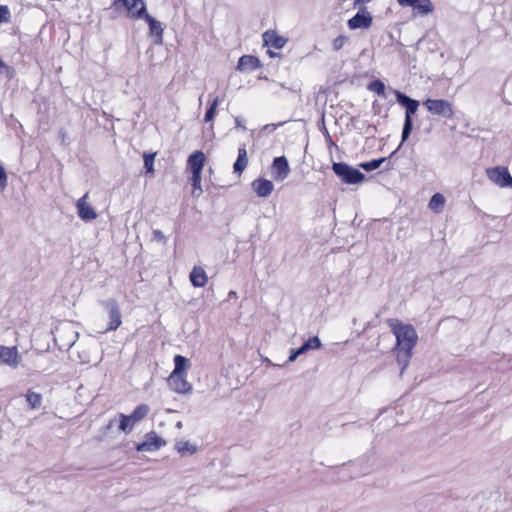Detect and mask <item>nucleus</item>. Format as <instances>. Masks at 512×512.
Segmentation results:
<instances>
[{"label": "nucleus", "instance_id": "nucleus-4", "mask_svg": "<svg viewBox=\"0 0 512 512\" xmlns=\"http://www.w3.org/2000/svg\"><path fill=\"white\" fill-rule=\"evenodd\" d=\"M150 412L147 404H140L135 407L130 415L119 413V431L125 435L130 434L135 425L143 420Z\"/></svg>", "mask_w": 512, "mask_h": 512}, {"label": "nucleus", "instance_id": "nucleus-41", "mask_svg": "<svg viewBox=\"0 0 512 512\" xmlns=\"http://www.w3.org/2000/svg\"><path fill=\"white\" fill-rule=\"evenodd\" d=\"M398 3L403 7H411L414 3V0H397Z\"/></svg>", "mask_w": 512, "mask_h": 512}, {"label": "nucleus", "instance_id": "nucleus-9", "mask_svg": "<svg viewBox=\"0 0 512 512\" xmlns=\"http://www.w3.org/2000/svg\"><path fill=\"white\" fill-rule=\"evenodd\" d=\"M142 6H146L143 0H114L110 9H112L115 13L113 18L118 17L120 15L121 8H124L127 10L130 18L138 19L134 15L136 14V11Z\"/></svg>", "mask_w": 512, "mask_h": 512}, {"label": "nucleus", "instance_id": "nucleus-32", "mask_svg": "<svg viewBox=\"0 0 512 512\" xmlns=\"http://www.w3.org/2000/svg\"><path fill=\"white\" fill-rule=\"evenodd\" d=\"M369 89L380 96L385 94V85L380 80H374L369 84Z\"/></svg>", "mask_w": 512, "mask_h": 512}, {"label": "nucleus", "instance_id": "nucleus-16", "mask_svg": "<svg viewBox=\"0 0 512 512\" xmlns=\"http://www.w3.org/2000/svg\"><path fill=\"white\" fill-rule=\"evenodd\" d=\"M251 186L257 196L261 198L268 197L274 189L273 183L265 178L255 179Z\"/></svg>", "mask_w": 512, "mask_h": 512}, {"label": "nucleus", "instance_id": "nucleus-33", "mask_svg": "<svg viewBox=\"0 0 512 512\" xmlns=\"http://www.w3.org/2000/svg\"><path fill=\"white\" fill-rule=\"evenodd\" d=\"M348 41V37L347 36H344V35H339L337 36L333 41H332V48L334 51H339L341 50L344 45L347 43Z\"/></svg>", "mask_w": 512, "mask_h": 512}, {"label": "nucleus", "instance_id": "nucleus-20", "mask_svg": "<svg viewBox=\"0 0 512 512\" xmlns=\"http://www.w3.org/2000/svg\"><path fill=\"white\" fill-rule=\"evenodd\" d=\"M263 40L265 45L276 49H281L286 44V39L277 35L274 31H266L263 34Z\"/></svg>", "mask_w": 512, "mask_h": 512}, {"label": "nucleus", "instance_id": "nucleus-2", "mask_svg": "<svg viewBox=\"0 0 512 512\" xmlns=\"http://www.w3.org/2000/svg\"><path fill=\"white\" fill-rule=\"evenodd\" d=\"M390 327L397 340V351H412L418 339L414 327L397 320L395 323H391Z\"/></svg>", "mask_w": 512, "mask_h": 512}, {"label": "nucleus", "instance_id": "nucleus-3", "mask_svg": "<svg viewBox=\"0 0 512 512\" xmlns=\"http://www.w3.org/2000/svg\"><path fill=\"white\" fill-rule=\"evenodd\" d=\"M397 102L405 108V119L401 135V144L404 143L410 136L413 129L412 115H414L419 107V101L410 98L406 94L395 91Z\"/></svg>", "mask_w": 512, "mask_h": 512}, {"label": "nucleus", "instance_id": "nucleus-14", "mask_svg": "<svg viewBox=\"0 0 512 512\" xmlns=\"http://www.w3.org/2000/svg\"><path fill=\"white\" fill-rule=\"evenodd\" d=\"M89 193H85L81 198L78 199L76 203L78 216L83 221H92L97 218V213L93 209V207L87 202Z\"/></svg>", "mask_w": 512, "mask_h": 512}, {"label": "nucleus", "instance_id": "nucleus-36", "mask_svg": "<svg viewBox=\"0 0 512 512\" xmlns=\"http://www.w3.org/2000/svg\"><path fill=\"white\" fill-rule=\"evenodd\" d=\"M115 425L119 427V414L113 418H111L107 425L104 428V432L107 433L109 430H111Z\"/></svg>", "mask_w": 512, "mask_h": 512}, {"label": "nucleus", "instance_id": "nucleus-21", "mask_svg": "<svg viewBox=\"0 0 512 512\" xmlns=\"http://www.w3.org/2000/svg\"><path fill=\"white\" fill-rule=\"evenodd\" d=\"M248 164L246 146L243 144L238 149V157L233 165L234 173L240 175Z\"/></svg>", "mask_w": 512, "mask_h": 512}, {"label": "nucleus", "instance_id": "nucleus-26", "mask_svg": "<svg viewBox=\"0 0 512 512\" xmlns=\"http://www.w3.org/2000/svg\"><path fill=\"white\" fill-rule=\"evenodd\" d=\"M26 400L31 409H37L41 405L42 396L40 393H37L32 390H28L27 395H26Z\"/></svg>", "mask_w": 512, "mask_h": 512}, {"label": "nucleus", "instance_id": "nucleus-7", "mask_svg": "<svg viewBox=\"0 0 512 512\" xmlns=\"http://www.w3.org/2000/svg\"><path fill=\"white\" fill-rule=\"evenodd\" d=\"M100 304L108 312L110 319L106 331L116 330L122 324L121 312L117 301L115 299H107L100 301Z\"/></svg>", "mask_w": 512, "mask_h": 512}, {"label": "nucleus", "instance_id": "nucleus-18", "mask_svg": "<svg viewBox=\"0 0 512 512\" xmlns=\"http://www.w3.org/2000/svg\"><path fill=\"white\" fill-rule=\"evenodd\" d=\"M260 67V61L257 57L252 55H243L239 58L237 70L239 71H254Z\"/></svg>", "mask_w": 512, "mask_h": 512}, {"label": "nucleus", "instance_id": "nucleus-13", "mask_svg": "<svg viewBox=\"0 0 512 512\" xmlns=\"http://www.w3.org/2000/svg\"><path fill=\"white\" fill-rule=\"evenodd\" d=\"M271 169L273 178L276 181L285 180L290 173L289 163L285 156L275 157Z\"/></svg>", "mask_w": 512, "mask_h": 512}, {"label": "nucleus", "instance_id": "nucleus-40", "mask_svg": "<svg viewBox=\"0 0 512 512\" xmlns=\"http://www.w3.org/2000/svg\"><path fill=\"white\" fill-rule=\"evenodd\" d=\"M153 237H154L155 240L165 241V236L162 233V231H160V230H154L153 231Z\"/></svg>", "mask_w": 512, "mask_h": 512}, {"label": "nucleus", "instance_id": "nucleus-31", "mask_svg": "<svg viewBox=\"0 0 512 512\" xmlns=\"http://www.w3.org/2000/svg\"><path fill=\"white\" fill-rule=\"evenodd\" d=\"M143 159H144V168L146 170V173H153L154 172V159H155V154L152 153H144L143 155Z\"/></svg>", "mask_w": 512, "mask_h": 512}, {"label": "nucleus", "instance_id": "nucleus-34", "mask_svg": "<svg viewBox=\"0 0 512 512\" xmlns=\"http://www.w3.org/2000/svg\"><path fill=\"white\" fill-rule=\"evenodd\" d=\"M11 18V13L6 5H0V24L1 23H8Z\"/></svg>", "mask_w": 512, "mask_h": 512}, {"label": "nucleus", "instance_id": "nucleus-35", "mask_svg": "<svg viewBox=\"0 0 512 512\" xmlns=\"http://www.w3.org/2000/svg\"><path fill=\"white\" fill-rule=\"evenodd\" d=\"M0 73L6 75L7 78L11 79L14 76V69L8 65H6L1 59H0Z\"/></svg>", "mask_w": 512, "mask_h": 512}, {"label": "nucleus", "instance_id": "nucleus-43", "mask_svg": "<svg viewBox=\"0 0 512 512\" xmlns=\"http://www.w3.org/2000/svg\"><path fill=\"white\" fill-rule=\"evenodd\" d=\"M289 89H290L291 91H293V92H299V91H300V87H298V86H294V87H291V88H289Z\"/></svg>", "mask_w": 512, "mask_h": 512}, {"label": "nucleus", "instance_id": "nucleus-38", "mask_svg": "<svg viewBox=\"0 0 512 512\" xmlns=\"http://www.w3.org/2000/svg\"><path fill=\"white\" fill-rule=\"evenodd\" d=\"M7 185V175L5 169L0 165V186L3 188Z\"/></svg>", "mask_w": 512, "mask_h": 512}, {"label": "nucleus", "instance_id": "nucleus-44", "mask_svg": "<svg viewBox=\"0 0 512 512\" xmlns=\"http://www.w3.org/2000/svg\"><path fill=\"white\" fill-rule=\"evenodd\" d=\"M267 53L270 55V57H274L276 54L272 52L271 50H268Z\"/></svg>", "mask_w": 512, "mask_h": 512}, {"label": "nucleus", "instance_id": "nucleus-29", "mask_svg": "<svg viewBox=\"0 0 512 512\" xmlns=\"http://www.w3.org/2000/svg\"><path fill=\"white\" fill-rule=\"evenodd\" d=\"M219 102H220V99L218 96H216L213 101L211 102L209 108L207 109L206 113H205V116H204V121L205 122H210L213 120V118L215 117V114H216V110H217V107L219 105Z\"/></svg>", "mask_w": 512, "mask_h": 512}, {"label": "nucleus", "instance_id": "nucleus-1", "mask_svg": "<svg viewBox=\"0 0 512 512\" xmlns=\"http://www.w3.org/2000/svg\"><path fill=\"white\" fill-rule=\"evenodd\" d=\"M187 358L182 355H175L174 357V370L168 377V384L170 388L180 394L190 393L192 385L186 380V366Z\"/></svg>", "mask_w": 512, "mask_h": 512}, {"label": "nucleus", "instance_id": "nucleus-19", "mask_svg": "<svg viewBox=\"0 0 512 512\" xmlns=\"http://www.w3.org/2000/svg\"><path fill=\"white\" fill-rule=\"evenodd\" d=\"M189 279H190L191 284L194 287H199V288L204 287L208 281V277H207L205 270L200 266H195L192 269V271L189 275Z\"/></svg>", "mask_w": 512, "mask_h": 512}, {"label": "nucleus", "instance_id": "nucleus-17", "mask_svg": "<svg viewBox=\"0 0 512 512\" xmlns=\"http://www.w3.org/2000/svg\"><path fill=\"white\" fill-rule=\"evenodd\" d=\"M204 164L205 155L202 151H195L188 157L187 165L192 175L201 174Z\"/></svg>", "mask_w": 512, "mask_h": 512}, {"label": "nucleus", "instance_id": "nucleus-23", "mask_svg": "<svg viewBox=\"0 0 512 512\" xmlns=\"http://www.w3.org/2000/svg\"><path fill=\"white\" fill-rule=\"evenodd\" d=\"M175 449L182 456L193 455L197 451L196 445L192 444L190 441L176 442Z\"/></svg>", "mask_w": 512, "mask_h": 512}, {"label": "nucleus", "instance_id": "nucleus-6", "mask_svg": "<svg viewBox=\"0 0 512 512\" xmlns=\"http://www.w3.org/2000/svg\"><path fill=\"white\" fill-rule=\"evenodd\" d=\"M423 105L427 108L428 112L433 116L449 119L453 116V105L446 99H432L427 98Z\"/></svg>", "mask_w": 512, "mask_h": 512}, {"label": "nucleus", "instance_id": "nucleus-42", "mask_svg": "<svg viewBox=\"0 0 512 512\" xmlns=\"http://www.w3.org/2000/svg\"><path fill=\"white\" fill-rule=\"evenodd\" d=\"M371 0H356L354 2V6H358V5H362V4H366L368 2H370Z\"/></svg>", "mask_w": 512, "mask_h": 512}, {"label": "nucleus", "instance_id": "nucleus-27", "mask_svg": "<svg viewBox=\"0 0 512 512\" xmlns=\"http://www.w3.org/2000/svg\"><path fill=\"white\" fill-rule=\"evenodd\" d=\"M322 346L321 340L319 337L314 336L309 338L308 340L304 341V343L300 346L302 351L304 353L308 352L309 350H316L319 349Z\"/></svg>", "mask_w": 512, "mask_h": 512}, {"label": "nucleus", "instance_id": "nucleus-37", "mask_svg": "<svg viewBox=\"0 0 512 512\" xmlns=\"http://www.w3.org/2000/svg\"><path fill=\"white\" fill-rule=\"evenodd\" d=\"M304 354V352L302 351V349L299 347L297 349H293L291 350V353L288 357V363H291V362H294L297 357H299L300 355Z\"/></svg>", "mask_w": 512, "mask_h": 512}, {"label": "nucleus", "instance_id": "nucleus-30", "mask_svg": "<svg viewBox=\"0 0 512 512\" xmlns=\"http://www.w3.org/2000/svg\"><path fill=\"white\" fill-rule=\"evenodd\" d=\"M191 184L193 186L192 195L195 197H199L203 192L201 187V174L192 175Z\"/></svg>", "mask_w": 512, "mask_h": 512}, {"label": "nucleus", "instance_id": "nucleus-5", "mask_svg": "<svg viewBox=\"0 0 512 512\" xmlns=\"http://www.w3.org/2000/svg\"><path fill=\"white\" fill-rule=\"evenodd\" d=\"M332 170L346 184H358L365 178L359 169L344 162L333 163Z\"/></svg>", "mask_w": 512, "mask_h": 512}, {"label": "nucleus", "instance_id": "nucleus-39", "mask_svg": "<svg viewBox=\"0 0 512 512\" xmlns=\"http://www.w3.org/2000/svg\"><path fill=\"white\" fill-rule=\"evenodd\" d=\"M235 125L237 128H240L243 131L246 130L245 120L242 117H239V116L235 117Z\"/></svg>", "mask_w": 512, "mask_h": 512}, {"label": "nucleus", "instance_id": "nucleus-24", "mask_svg": "<svg viewBox=\"0 0 512 512\" xmlns=\"http://www.w3.org/2000/svg\"><path fill=\"white\" fill-rule=\"evenodd\" d=\"M444 204V196L440 193H436L431 197L428 206L432 211L439 213L443 209Z\"/></svg>", "mask_w": 512, "mask_h": 512}, {"label": "nucleus", "instance_id": "nucleus-28", "mask_svg": "<svg viewBox=\"0 0 512 512\" xmlns=\"http://www.w3.org/2000/svg\"><path fill=\"white\" fill-rule=\"evenodd\" d=\"M386 160L387 158L382 157L379 159H373L368 162H362L359 166L365 171H373L378 169Z\"/></svg>", "mask_w": 512, "mask_h": 512}, {"label": "nucleus", "instance_id": "nucleus-15", "mask_svg": "<svg viewBox=\"0 0 512 512\" xmlns=\"http://www.w3.org/2000/svg\"><path fill=\"white\" fill-rule=\"evenodd\" d=\"M372 20L370 13L363 9L348 20V27L351 30L368 29L372 25Z\"/></svg>", "mask_w": 512, "mask_h": 512}, {"label": "nucleus", "instance_id": "nucleus-11", "mask_svg": "<svg viewBox=\"0 0 512 512\" xmlns=\"http://www.w3.org/2000/svg\"><path fill=\"white\" fill-rule=\"evenodd\" d=\"M21 356L16 346L8 347L0 345V364L11 369H17L21 363Z\"/></svg>", "mask_w": 512, "mask_h": 512}, {"label": "nucleus", "instance_id": "nucleus-45", "mask_svg": "<svg viewBox=\"0 0 512 512\" xmlns=\"http://www.w3.org/2000/svg\"><path fill=\"white\" fill-rule=\"evenodd\" d=\"M235 294H236V293H235L234 291H231V292L229 293V295H230V296H234Z\"/></svg>", "mask_w": 512, "mask_h": 512}, {"label": "nucleus", "instance_id": "nucleus-22", "mask_svg": "<svg viewBox=\"0 0 512 512\" xmlns=\"http://www.w3.org/2000/svg\"><path fill=\"white\" fill-rule=\"evenodd\" d=\"M411 7L417 11V14L422 16L430 14L434 9L431 0H414Z\"/></svg>", "mask_w": 512, "mask_h": 512}, {"label": "nucleus", "instance_id": "nucleus-8", "mask_svg": "<svg viewBox=\"0 0 512 512\" xmlns=\"http://www.w3.org/2000/svg\"><path fill=\"white\" fill-rule=\"evenodd\" d=\"M486 175L493 183L499 187L512 188V177L506 167L497 166L486 170Z\"/></svg>", "mask_w": 512, "mask_h": 512}, {"label": "nucleus", "instance_id": "nucleus-25", "mask_svg": "<svg viewBox=\"0 0 512 512\" xmlns=\"http://www.w3.org/2000/svg\"><path fill=\"white\" fill-rule=\"evenodd\" d=\"M412 351H397V362L401 367L400 374L402 375L410 363Z\"/></svg>", "mask_w": 512, "mask_h": 512}, {"label": "nucleus", "instance_id": "nucleus-10", "mask_svg": "<svg viewBox=\"0 0 512 512\" xmlns=\"http://www.w3.org/2000/svg\"><path fill=\"white\" fill-rule=\"evenodd\" d=\"M134 16L137 17V18L145 19V21L149 25L150 33L157 37L156 43L161 44L162 41H163V27H162V24L147 13L146 6L140 7L136 11V14Z\"/></svg>", "mask_w": 512, "mask_h": 512}, {"label": "nucleus", "instance_id": "nucleus-12", "mask_svg": "<svg viewBox=\"0 0 512 512\" xmlns=\"http://www.w3.org/2000/svg\"><path fill=\"white\" fill-rule=\"evenodd\" d=\"M144 438V441L137 444L136 446V450L138 452L157 451L166 445V441L158 436V434L154 431L147 433Z\"/></svg>", "mask_w": 512, "mask_h": 512}]
</instances>
